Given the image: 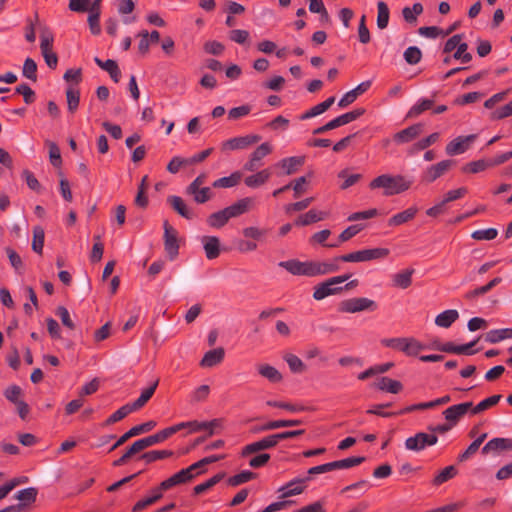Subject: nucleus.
Returning <instances> with one entry per match:
<instances>
[{
  "label": "nucleus",
  "mask_w": 512,
  "mask_h": 512,
  "mask_svg": "<svg viewBox=\"0 0 512 512\" xmlns=\"http://www.w3.org/2000/svg\"><path fill=\"white\" fill-rule=\"evenodd\" d=\"M413 184V179L403 175L382 174L369 183L370 189H384L385 196H392L407 191Z\"/></svg>",
  "instance_id": "nucleus-1"
},
{
  "label": "nucleus",
  "mask_w": 512,
  "mask_h": 512,
  "mask_svg": "<svg viewBox=\"0 0 512 512\" xmlns=\"http://www.w3.org/2000/svg\"><path fill=\"white\" fill-rule=\"evenodd\" d=\"M378 305L375 301L365 298H350L340 302L338 310L342 313H357L362 311H375Z\"/></svg>",
  "instance_id": "nucleus-2"
},
{
  "label": "nucleus",
  "mask_w": 512,
  "mask_h": 512,
  "mask_svg": "<svg viewBox=\"0 0 512 512\" xmlns=\"http://www.w3.org/2000/svg\"><path fill=\"white\" fill-rule=\"evenodd\" d=\"M365 112H366L365 108H357V109H354V110H352L350 112L342 114V115L334 118L333 120L329 121L325 125L316 128L313 131V134L314 135L323 134V133H325V132H327L329 130L335 129V128L340 127L342 125H346V124H348V123L358 119L362 115H364Z\"/></svg>",
  "instance_id": "nucleus-3"
},
{
  "label": "nucleus",
  "mask_w": 512,
  "mask_h": 512,
  "mask_svg": "<svg viewBox=\"0 0 512 512\" xmlns=\"http://www.w3.org/2000/svg\"><path fill=\"white\" fill-rule=\"evenodd\" d=\"M438 436L429 432H418L405 440V448L410 451L420 452L427 447L437 444Z\"/></svg>",
  "instance_id": "nucleus-4"
},
{
  "label": "nucleus",
  "mask_w": 512,
  "mask_h": 512,
  "mask_svg": "<svg viewBox=\"0 0 512 512\" xmlns=\"http://www.w3.org/2000/svg\"><path fill=\"white\" fill-rule=\"evenodd\" d=\"M279 444L276 433L267 435L258 441L245 445L241 450V456L247 457L258 452L275 448Z\"/></svg>",
  "instance_id": "nucleus-5"
},
{
  "label": "nucleus",
  "mask_w": 512,
  "mask_h": 512,
  "mask_svg": "<svg viewBox=\"0 0 512 512\" xmlns=\"http://www.w3.org/2000/svg\"><path fill=\"white\" fill-rule=\"evenodd\" d=\"M455 165L454 160H443L437 164L428 167L421 175L420 182L423 184H430L443 176Z\"/></svg>",
  "instance_id": "nucleus-6"
},
{
  "label": "nucleus",
  "mask_w": 512,
  "mask_h": 512,
  "mask_svg": "<svg viewBox=\"0 0 512 512\" xmlns=\"http://www.w3.org/2000/svg\"><path fill=\"white\" fill-rule=\"evenodd\" d=\"M164 227V249L170 260H174L179 254L178 233L166 220Z\"/></svg>",
  "instance_id": "nucleus-7"
},
{
  "label": "nucleus",
  "mask_w": 512,
  "mask_h": 512,
  "mask_svg": "<svg viewBox=\"0 0 512 512\" xmlns=\"http://www.w3.org/2000/svg\"><path fill=\"white\" fill-rule=\"evenodd\" d=\"M350 276V274L339 275L329 278L322 283H319L314 287L313 298L317 301H320L330 295L337 294V290H330L329 286L341 284L347 281L350 278Z\"/></svg>",
  "instance_id": "nucleus-8"
},
{
  "label": "nucleus",
  "mask_w": 512,
  "mask_h": 512,
  "mask_svg": "<svg viewBox=\"0 0 512 512\" xmlns=\"http://www.w3.org/2000/svg\"><path fill=\"white\" fill-rule=\"evenodd\" d=\"M477 340L471 341L462 345H455L453 342L440 343L439 341H434L432 343V348L445 353H452L458 355H473L478 350H473L472 348L475 346Z\"/></svg>",
  "instance_id": "nucleus-9"
},
{
  "label": "nucleus",
  "mask_w": 512,
  "mask_h": 512,
  "mask_svg": "<svg viewBox=\"0 0 512 512\" xmlns=\"http://www.w3.org/2000/svg\"><path fill=\"white\" fill-rule=\"evenodd\" d=\"M261 136L257 134H249L245 136L231 138L222 143V151L246 149L251 145L258 143Z\"/></svg>",
  "instance_id": "nucleus-10"
},
{
  "label": "nucleus",
  "mask_w": 512,
  "mask_h": 512,
  "mask_svg": "<svg viewBox=\"0 0 512 512\" xmlns=\"http://www.w3.org/2000/svg\"><path fill=\"white\" fill-rule=\"evenodd\" d=\"M504 451H512V438H493L482 447L481 453L489 455L500 454Z\"/></svg>",
  "instance_id": "nucleus-11"
},
{
  "label": "nucleus",
  "mask_w": 512,
  "mask_h": 512,
  "mask_svg": "<svg viewBox=\"0 0 512 512\" xmlns=\"http://www.w3.org/2000/svg\"><path fill=\"white\" fill-rule=\"evenodd\" d=\"M156 426V422L153 421V420H150V421H147L145 423H142V424H139V425H136L134 427H132L131 429H129L126 433H124L113 445L112 447L109 449V451H113L115 450L116 448L120 447L121 445H123L127 440H129L130 438L134 437V436H137V435H140L142 433H146V432H149L151 431L154 427Z\"/></svg>",
  "instance_id": "nucleus-12"
},
{
  "label": "nucleus",
  "mask_w": 512,
  "mask_h": 512,
  "mask_svg": "<svg viewBox=\"0 0 512 512\" xmlns=\"http://www.w3.org/2000/svg\"><path fill=\"white\" fill-rule=\"evenodd\" d=\"M473 407L472 402H464L452 405L443 411V416L447 422L455 426L459 420Z\"/></svg>",
  "instance_id": "nucleus-13"
},
{
  "label": "nucleus",
  "mask_w": 512,
  "mask_h": 512,
  "mask_svg": "<svg viewBox=\"0 0 512 512\" xmlns=\"http://www.w3.org/2000/svg\"><path fill=\"white\" fill-rule=\"evenodd\" d=\"M476 138V134L459 136L447 144L445 149L446 153L450 156L464 153L469 148V145L473 143Z\"/></svg>",
  "instance_id": "nucleus-14"
},
{
  "label": "nucleus",
  "mask_w": 512,
  "mask_h": 512,
  "mask_svg": "<svg viewBox=\"0 0 512 512\" xmlns=\"http://www.w3.org/2000/svg\"><path fill=\"white\" fill-rule=\"evenodd\" d=\"M204 471H199L196 475L203 473ZM195 477V474H189V470L186 468L180 470L175 473L171 477L160 483V489H164L165 491L171 489L174 486L185 484L190 482Z\"/></svg>",
  "instance_id": "nucleus-15"
},
{
  "label": "nucleus",
  "mask_w": 512,
  "mask_h": 512,
  "mask_svg": "<svg viewBox=\"0 0 512 512\" xmlns=\"http://www.w3.org/2000/svg\"><path fill=\"white\" fill-rule=\"evenodd\" d=\"M337 262L334 260L331 262L309 261V277L337 272L340 269Z\"/></svg>",
  "instance_id": "nucleus-16"
},
{
  "label": "nucleus",
  "mask_w": 512,
  "mask_h": 512,
  "mask_svg": "<svg viewBox=\"0 0 512 512\" xmlns=\"http://www.w3.org/2000/svg\"><path fill=\"white\" fill-rule=\"evenodd\" d=\"M423 131V124H413L393 135V140L397 144L409 143L417 138Z\"/></svg>",
  "instance_id": "nucleus-17"
},
{
  "label": "nucleus",
  "mask_w": 512,
  "mask_h": 512,
  "mask_svg": "<svg viewBox=\"0 0 512 512\" xmlns=\"http://www.w3.org/2000/svg\"><path fill=\"white\" fill-rule=\"evenodd\" d=\"M40 48L46 64H57L58 57L53 51V36L50 33H42Z\"/></svg>",
  "instance_id": "nucleus-18"
},
{
  "label": "nucleus",
  "mask_w": 512,
  "mask_h": 512,
  "mask_svg": "<svg viewBox=\"0 0 512 512\" xmlns=\"http://www.w3.org/2000/svg\"><path fill=\"white\" fill-rule=\"evenodd\" d=\"M372 81L366 80L360 83L356 88L351 91L345 93L343 97L338 102V106L341 108L347 107L352 104L360 95L364 94L371 87Z\"/></svg>",
  "instance_id": "nucleus-19"
},
{
  "label": "nucleus",
  "mask_w": 512,
  "mask_h": 512,
  "mask_svg": "<svg viewBox=\"0 0 512 512\" xmlns=\"http://www.w3.org/2000/svg\"><path fill=\"white\" fill-rule=\"evenodd\" d=\"M311 477H305V478H295L288 482L286 485L282 486L278 489V492H282L280 498L286 499L291 496L299 495L301 494L305 487L301 486L300 484H303L307 481H309Z\"/></svg>",
  "instance_id": "nucleus-20"
},
{
  "label": "nucleus",
  "mask_w": 512,
  "mask_h": 512,
  "mask_svg": "<svg viewBox=\"0 0 512 512\" xmlns=\"http://www.w3.org/2000/svg\"><path fill=\"white\" fill-rule=\"evenodd\" d=\"M303 424V421L300 419H281V420H272L267 423L257 426L253 428V432H265L270 430H275L283 427H293L299 426Z\"/></svg>",
  "instance_id": "nucleus-21"
},
{
  "label": "nucleus",
  "mask_w": 512,
  "mask_h": 512,
  "mask_svg": "<svg viewBox=\"0 0 512 512\" xmlns=\"http://www.w3.org/2000/svg\"><path fill=\"white\" fill-rule=\"evenodd\" d=\"M279 266L292 275H303L309 277V261L301 262L297 259L281 261Z\"/></svg>",
  "instance_id": "nucleus-22"
},
{
  "label": "nucleus",
  "mask_w": 512,
  "mask_h": 512,
  "mask_svg": "<svg viewBox=\"0 0 512 512\" xmlns=\"http://www.w3.org/2000/svg\"><path fill=\"white\" fill-rule=\"evenodd\" d=\"M164 489H160V484L151 490V495L147 496L138 502L135 503V505L132 507V512H140L147 507L155 504L163 497Z\"/></svg>",
  "instance_id": "nucleus-23"
},
{
  "label": "nucleus",
  "mask_w": 512,
  "mask_h": 512,
  "mask_svg": "<svg viewBox=\"0 0 512 512\" xmlns=\"http://www.w3.org/2000/svg\"><path fill=\"white\" fill-rule=\"evenodd\" d=\"M328 217H329V212H327V211H317L315 209H311L307 213L300 215L295 220V225L296 226H307L312 223L322 221Z\"/></svg>",
  "instance_id": "nucleus-24"
},
{
  "label": "nucleus",
  "mask_w": 512,
  "mask_h": 512,
  "mask_svg": "<svg viewBox=\"0 0 512 512\" xmlns=\"http://www.w3.org/2000/svg\"><path fill=\"white\" fill-rule=\"evenodd\" d=\"M373 386L381 391H387L393 394H397L403 389V385L400 381L386 376L378 378L373 383Z\"/></svg>",
  "instance_id": "nucleus-25"
},
{
  "label": "nucleus",
  "mask_w": 512,
  "mask_h": 512,
  "mask_svg": "<svg viewBox=\"0 0 512 512\" xmlns=\"http://www.w3.org/2000/svg\"><path fill=\"white\" fill-rule=\"evenodd\" d=\"M253 204V199L246 197L225 208L229 219L246 213Z\"/></svg>",
  "instance_id": "nucleus-26"
},
{
  "label": "nucleus",
  "mask_w": 512,
  "mask_h": 512,
  "mask_svg": "<svg viewBox=\"0 0 512 512\" xmlns=\"http://www.w3.org/2000/svg\"><path fill=\"white\" fill-rule=\"evenodd\" d=\"M225 351L224 348L219 347L210 350L204 354V357L200 361L201 367H213L221 363L224 359Z\"/></svg>",
  "instance_id": "nucleus-27"
},
{
  "label": "nucleus",
  "mask_w": 512,
  "mask_h": 512,
  "mask_svg": "<svg viewBox=\"0 0 512 512\" xmlns=\"http://www.w3.org/2000/svg\"><path fill=\"white\" fill-rule=\"evenodd\" d=\"M203 244L206 257L210 260L215 259L220 254V240L216 236H204Z\"/></svg>",
  "instance_id": "nucleus-28"
},
{
  "label": "nucleus",
  "mask_w": 512,
  "mask_h": 512,
  "mask_svg": "<svg viewBox=\"0 0 512 512\" xmlns=\"http://www.w3.org/2000/svg\"><path fill=\"white\" fill-rule=\"evenodd\" d=\"M358 253L360 255V262H368L372 260L386 258L389 255L390 251L387 248L378 247L372 249L359 250Z\"/></svg>",
  "instance_id": "nucleus-29"
},
{
  "label": "nucleus",
  "mask_w": 512,
  "mask_h": 512,
  "mask_svg": "<svg viewBox=\"0 0 512 512\" xmlns=\"http://www.w3.org/2000/svg\"><path fill=\"white\" fill-rule=\"evenodd\" d=\"M37 495L38 490L35 487L23 489L15 495V498L20 501L17 505L21 506V509L24 510L36 501Z\"/></svg>",
  "instance_id": "nucleus-30"
},
{
  "label": "nucleus",
  "mask_w": 512,
  "mask_h": 512,
  "mask_svg": "<svg viewBox=\"0 0 512 512\" xmlns=\"http://www.w3.org/2000/svg\"><path fill=\"white\" fill-rule=\"evenodd\" d=\"M365 460L366 458L364 456H352L345 459L329 462L328 465H330L331 471L337 469H348L362 464Z\"/></svg>",
  "instance_id": "nucleus-31"
},
{
  "label": "nucleus",
  "mask_w": 512,
  "mask_h": 512,
  "mask_svg": "<svg viewBox=\"0 0 512 512\" xmlns=\"http://www.w3.org/2000/svg\"><path fill=\"white\" fill-rule=\"evenodd\" d=\"M305 163V156H293L280 161V166L285 169V174L295 173Z\"/></svg>",
  "instance_id": "nucleus-32"
},
{
  "label": "nucleus",
  "mask_w": 512,
  "mask_h": 512,
  "mask_svg": "<svg viewBox=\"0 0 512 512\" xmlns=\"http://www.w3.org/2000/svg\"><path fill=\"white\" fill-rule=\"evenodd\" d=\"M334 101H335L334 96L327 98L325 101L313 106L311 109H309L304 114H302L300 116V119L306 120V119H310L312 117H315V116H318V115L324 113L331 107V105L334 103Z\"/></svg>",
  "instance_id": "nucleus-33"
},
{
  "label": "nucleus",
  "mask_w": 512,
  "mask_h": 512,
  "mask_svg": "<svg viewBox=\"0 0 512 512\" xmlns=\"http://www.w3.org/2000/svg\"><path fill=\"white\" fill-rule=\"evenodd\" d=\"M418 209L416 207H410L400 213L395 214L388 220L389 226H399L410 220H412L417 214Z\"/></svg>",
  "instance_id": "nucleus-34"
},
{
  "label": "nucleus",
  "mask_w": 512,
  "mask_h": 512,
  "mask_svg": "<svg viewBox=\"0 0 512 512\" xmlns=\"http://www.w3.org/2000/svg\"><path fill=\"white\" fill-rule=\"evenodd\" d=\"M271 177L269 169H263L256 174L247 176L244 180L245 184L250 188H256L265 184Z\"/></svg>",
  "instance_id": "nucleus-35"
},
{
  "label": "nucleus",
  "mask_w": 512,
  "mask_h": 512,
  "mask_svg": "<svg viewBox=\"0 0 512 512\" xmlns=\"http://www.w3.org/2000/svg\"><path fill=\"white\" fill-rule=\"evenodd\" d=\"M413 268L405 269L393 276V285L401 289H407L412 284Z\"/></svg>",
  "instance_id": "nucleus-36"
},
{
  "label": "nucleus",
  "mask_w": 512,
  "mask_h": 512,
  "mask_svg": "<svg viewBox=\"0 0 512 512\" xmlns=\"http://www.w3.org/2000/svg\"><path fill=\"white\" fill-rule=\"evenodd\" d=\"M459 317L457 310L449 309L438 314L435 318V324L442 328H449Z\"/></svg>",
  "instance_id": "nucleus-37"
},
{
  "label": "nucleus",
  "mask_w": 512,
  "mask_h": 512,
  "mask_svg": "<svg viewBox=\"0 0 512 512\" xmlns=\"http://www.w3.org/2000/svg\"><path fill=\"white\" fill-rule=\"evenodd\" d=\"M258 373L271 383H279L282 381V374L269 364H261L257 367Z\"/></svg>",
  "instance_id": "nucleus-38"
},
{
  "label": "nucleus",
  "mask_w": 512,
  "mask_h": 512,
  "mask_svg": "<svg viewBox=\"0 0 512 512\" xmlns=\"http://www.w3.org/2000/svg\"><path fill=\"white\" fill-rule=\"evenodd\" d=\"M159 384V380L157 379L153 384H151L149 387L145 388L141 395L133 402L130 403L132 408L137 411L141 409L153 396L157 386Z\"/></svg>",
  "instance_id": "nucleus-39"
},
{
  "label": "nucleus",
  "mask_w": 512,
  "mask_h": 512,
  "mask_svg": "<svg viewBox=\"0 0 512 512\" xmlns=\"http://www.w3.org/2000/svg\"><path fill=\"white\" fill-rule=\"evenodd\" d=\"M242 179V173L240 171H235L231 175L219 178L215 180L212 184L214 188H231L240 183Z\"/></svg>",
  "instance_id": "nucleus-40"
},
{
  "label": "nucleus",
  "mask_w": 512,
  "mask_h": 512,
  "mask_svg": "<svg viewBox=\"0 0 512 512\" xmlns=\"http://www.w3.org/2000/svg\"><path fill=\"white\" fill-rule=\"evenodd\" d=\"M168 203L172 206V208L182 217L186 219H192L193 214L187 208L184 200L179 196H170L167 199Z\"/></svg>",
  "instance_id": "nucleus-41"
},
{
  "label": "nucleus",
  "mask_w": 512,
  "mask_h": 512,
  "mask_svg": "<svg viewBox=\"0 0 512 512\" xmlns=\"http://www.w3.org/2000/svg\"><path fill=\"white\" fill-rule=\"evenodd\" d=\"M169 432H171V430H168L167 428H165L153 435L139 439V441H140L143 449H145V448L153 446L157 443L165 441L167 438H169L171 436Z\"/></svg>",
  "instance_id": "nucleus-42"
},
{
  "label": "nucleus",
  "mask_w": 512,
  "mask_h": 512,
  "mask_svg": "<svg viewBox=\"0 0 512 512\" xmlns=\"http://www.w3.org/2000/svg\"><path fill=\"white\" fill-rule=\"evenodd\" d=\"M225 475H226L225 472H219V473L215 474L214 476H212L211 478H209L207 481L196 485L193 488V494L200 495V494L206 492L207 490L211 489L216 484H218L222 479H224Z\"/></svg>",
  "instance_id": "nucleus-43"
},
{
  "label": "nucleus",
  "mask_w": 512,
  "mask_h": 512,
  "mask_svg": "<svg viewBox=\"0 0 512 512\" xmlns=\"http://www.w3.org/2000/svg\"><path fill=\"white\" fill-rule=\"evenodd\" d=\"M434 99H422L417 104L413 105L408 111L406 118H415L433 107Z\"/></svg>",
  "instance_id": "nucleus-44"
},
{
  "label": "nucleus",
  "mask_w": 512,
  "mask_h": 512,
  "mask_svg": "<svg viewBox=\"0 0 512 512\" xmlns=\"http://www.w3.org/2000/svg\"><path fill=\"white\" fill-rule=\"evenodd\" d=\"M174 452L171 450H152L143 453L140 459L144 460L146 464L153 463L157 460H162L173 456Z\"/></svg>",
  "instance_id": "nucleus-45"
},
{
  "label": "nucleus",
  "mask_w": 512,
  "mask_h": 512,
  "mask_svg": "<svg viewBox=\"0 0 512 512\" xmlns=\"http://www.w3.org/2000/svg\"><path fill=\"white\" fill-rule=\"evenodd\" d=\"M256 477H257L256 473L249 471V470H244L236 475L229 477L227 479V484L231 487H236V486L244 484L250 480H253Z\"/></svg>",
  "instance_id": "nucleus-46"
},
{
  "label": "nucleus",
  "mask_w": 512,
  "mask_h": 512,
  "mask_svg": "<svg viewBox=\"0 0 512 512\" xmlns=\"http://www.w3.org/2000/svg\"><path fill=\"white\" fill-rule=\"evenodd\" d=\"M143 449L139 440L135 441L126 452L117 460L113 462L114 467H119L128 462V460L135 454L141 452Z\"/></svg>",
  "instance_id": "nucleus-47"
},
{
  "label": "nucleus",
  "mask_w": 512,
  "mask_h": 512,
  "mask_svg": "<svg viewBox=\"0 0 512 512\" xmlns=\"http://www.w3.org/2000/svg\"><path fill=\"white\" fill-rule=\"evenodd\" d=\"M488 168H491L489 159H479L476 161H471L464 165L461 170L464 173H479Z\"/></svg>",
  "instance_id": "nucleus-48"
},
{
  "label": "nucleus",
  "mask_w": 512,
  "mask_h": 512,
  "mask_svg": "<svg viewBox=\"0 0 512 512\" xmlns=\"http://www.w3.org/2000/svg\"><path fill=\"white\" fill-rule=\"evenodd\" d=\"M457 473V468L454 465L447 466L434 477L432 484L435 486H439L447 482L448 480L454 478L457 475Z\"/></svg>",
  "instance_id": "nucleus-49"
},
{
  "label": "nucleus",
  "mask_w": 512,
  "mask_h": 512,
  "mask_svg": "<svg viewBox=\"0 0 512 512\" xmlns=\"http://www.w3.org/2000/svg\"><path fill=\"white\" fill-rule=\"evenodd\" d=\"M227 212L224 209L214 212L207 218V223L213 228H221L229 221Z\"/></svg>",
  "instance_id": "nucleus-50"
},
{
  "label": "nucleus",
  "mask_w": 512,
  "mask_h": 512,
  "mask_svg": "<svg viewBox=\"0 0 512 512\" xmlns=\"http://www.w3.org/2000/svg\"><path fill=\"white\" fill-rule=\"evenodd\" d=\"M66 99H67L68 111L70 113H74L78 109L79 102H80L79 90L75 89L72 85H69V87L66 90Z\"/></svg>",
  "instance_id": "nucleus-51"
},
{
  "label": "nucleus",
  "mask_w": 512,
  "mask_h": 512,
  "mask_svg": "<svg viewBox=\"0 0 512 512\" xmlns=\"http://www.w3.org/2000/svg\"><path fill=\"white\" fill-rule=\"evenodd\" d=\"M378 9V15H377V26L379 29L383 30L388 26L389 23V8L388 5L383 2L379 1L377 4Z\"/></svg>",
  "instance_id": "nucleus-52"
},
{
  "label": "nucleus",
  "mask_w": 512,
  "mask_h": 512,
  "mask_svg": "<svg viewBox=\"0 0 512 512\" xmlns=\"http://www.w3.org/2000/svg\"><path fill=\"white\" fill-rule=\"evenodd\" d=\"M45 232L41 226L33 228L32 249L38 254H42L44 246Z\"/></svg>",
  "instance_id": "nucleus-53"
},
{
  "label": "nucleus",
  "mask_w": 512,
  "mask_h": 512,
  "mask_svg": "<svg viewBox=\"0 0 512 512\" xmlns=\"http://www.w3.org/2000/svg\"><path fill=\"white\" fill-rule=\"evenodd\" d=\"M135 410L132 408V406L129 404H125L122 407H120L116 412H114L111 416H109L106 421L104 422V425H112L122 419H124L127 415H129L131 412H134Z\"/></svg>",
  "instance_id": "nucleus-54"
},
{
  "label": "nucleus",
  "mask_w": 512,
  "mask_h": 512,
  "mask_svg": "<svg viewBox=\"0 0 512 512\" xmlns=\"http://www.w3.org/2000/svg\"><path fill=\"white\" fill-rule=\"evenodd\" d=\"M284 360L288 364L290 370L293 373H303L306 371L307 367L303 363V361L296 355L288 353L284 356Z\"/></svg>",
  "instance_id": "nucleus-55"
},
{
  "label": "nucleus",
  "mask_w": 512,
  "mask_h": 512,
  "mask_svg": "<svg viewBox=\"0 0 512 512\" xmlns=\"http://www.w3.org/2000/svg\"><path fill=\"white\" fill-rule=\"evenodd\" d=\"M501 397L502 396L500 394H497V395H493V396H490V397L484 399L483 401L478 403L475 407L471 408L472 414H479V413L495 406L496 404H498Z\"/></svg>",
  "instance_id": "nucleus-56"
},
{
  "label": "nucleus",
  "mask_w": 512,
  "mask_h": 512,
  "mask_svg": "<svg viewBox=\"0 0 512 512\" xmlns=\"http://www.w3.org/2000/svg\"><path fill=\"white\" fill-rule=\"evenodd\" d=\"M312 177V172L308 174V176H302L297 179H294L291 183L292 189L294 191V198H299L303 193L307 191L306 184L308 183V178Z\"/></svg>",
  "instance_id": "nucleus-57"
},
{
  "label": "nucleus",
  "mask_w": 512,
  "mask_h": 512,
  "mask_svg": "<svg viewBox=\"0 0 512 512\" xmlns=\"http://www.w3.org/2000/svg\"><path fill=\"white\" fill-rule=\"evenodd\" d=\"M425 346L414 338H407L404 346V353L408 356H417Z\"/></svg>",
  "instance_id": "nucleus-58"
},
{
  "label": "nucleus",
  "mask_w": 512,
  "mask_h": 512,
  "mask_svg": "<svg viewBox=\"0 0 512 512\" xmlns=\"http://www.w3.org/2000/svg\"><path fill=\"white\" fill-rule=\"evenodd\" d=\"M39 22V15L38 12L34 13V19L27 18L26 19V27H25V39L32 43L36 39L35 35V25Z\"/></svg>",
  "instance_id": "nucleus-59"
},
{
  "label": "nucleus",
  "mask_w": 512,
  "mask_h": 512,
  "mask_svg": "<svg viewBox=\"0 0 512 512\" xmlns=\"http://www.w3.org/2000/svg\"><path fill=\"white\" fill-rule=\"evenodd\" d=\"M439 136L440 135L438 132H434V133L430 134L429 136L422 138L421 140H419L412 146V150L413 151H421V150L428 148L429 146H431L432 144H434L435 142L438 141Z\"/></svg>",
  "instance_id": "nucleus-60"
},
{
  "label": "nucleus",
  "mask_w": 512,
  "mask_h": 512,
  "mask_svg": "<svg viewBox=\"0 0 512 512\" xmlns=\"http://www.w3.org/2000/svg\"><path fill=\"white\" fill-rule=\"evenodd\" d=\"M338 177L344 179V182L341 184L340 188L342 190H346L349 187L356 184L362 177L361 174H352L348 175L347 169H344L338 173Z\"/></svg>",
  "instance_id": "nucleus-61"
},
{
  "label": "nucleus",
  "mask_w": 512,
  "mask_h": 512,
  "mask_svg": "<svg viewBox=\"0 0 512 512\" xmlns=\"http://www.w3.org/2000/svg\"><path fill=\"white\" fill-rule=\"evenodd\" d=\"M512 116V100L506 105L497 108L490 113V119L493 121L502 120L506 117Z\"/></svg>",
  "instance_id": "nucleus-62"
},
{
  "label": "nucleus",
  "mask_w": 512,
  "mask_h": 512,
  "mask_svg": "<svg viewBox=\"0 0 512 512\" xmlns=\"http://www.w3.org/2000/svg\"><path fill=\"white\" fill-rule=\"evenodd\" d=\"M422 57L421 50L416 46H410L404 52V59L408 64H417Z\"/></svg>",
  "instance_id": "nucleus-63"
},
{
  "label": "nucleus",
  "mask_w": 512,
  "mask_h": 512,
  "mask_svg": "<svg viewBox=\"0 0 512 512\" xmlns=\"http://www.w3.org/2000/svg\"><path fill=\"white\" fill-rule=\"evenodd\" d=\"M63 78L70 85H78L82 81V69L70 68L64 73Z\"/></svg>",
  "instance_id": "nucleus-64"
}]
</instances>
